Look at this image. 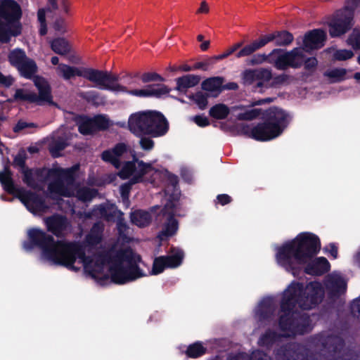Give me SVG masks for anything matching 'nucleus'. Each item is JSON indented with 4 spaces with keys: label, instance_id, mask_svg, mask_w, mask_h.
Masks as SVG:
<instances>
[{
    "label": "nucleus",
    "instance_id": "obj_1",
    "mask_svg": "<svg viewBox=\"0 0 360 360\" xmlns=\"http://www.w3.org/2000/svg\"><path fill=\"white\" fill-rule=\"evenodd\" d=\"M324 292L319 282H310L306 286L302 283L292 281L284 290L280 302L278 328L283 333L267 329L258 340L260 347L271 349L282 338L304 335L311 330V319L308 314L295 310L316 308L323 300Z\"/></svg>",
    "mask_w": 360,
    "mask_h": 360
},
{
    "label": "nucleus",
    "instance_id": "obj_2",
    "mask_svg": "<svg viewBox=\"0 0 360 360\" xmlns=\"http://www.w3.org/2000/svg\"><path fill=\"white\" fill-rule=\"evenodd\" d=\"M27 236L28 240L23 243L25 250H31L38 248L45 257L54 264L65 266L75 272L79 270V267L75 266V263L77 258L84 259L85 252L79 244L55 240L51 235L38 228L30 229Z\"/></svg>",
    "mask_w": 360,
    "mask_h": 360
},
{
    "label": "nucleus",
    "instance_id": "obj_3",
    "mask_svg": "<svg viewBox=\"0 0 360 360\" xmlns=\"http://www.w3.org/2000/svg\"><path fill=\"white\" fill-rule=\"evenodd\" d=\"M262 115V121L255 126L239 124L238 132L254 140L265 142L280 136L288 127L290 122V115L278 107H271L262 112V109L253 108L246 110L237 115L239 120H252Z\"/></svg>",
    "mask_w": 360,
    "mask_h": 360
},
{
    "label": "nucleus",
    "instance_id": "obj_4",
    "mask_svg": "<svg viewBox=\"0 0 360 360\" xmlns=\"http://www.w3.org/2000/svg\"><path fill=\"white\" fill-rule=\"evenodd\" d=\"M103 259L110 264V276H101L98 281L101 285H104L109 279L115 284L124 285L146 276L139 265L143 263L141 255L130 247L108 252Z\"/></svg>",
    "mask_w": 360,
    "mask_h": 360
},
{
    "label": "nucleus",
    "instance_id": "obj_5",
    "mask_svg": "<svg viewBox=\"0 0 360 360\" xmlns=\"http://www.w3.org/2000/svg\"><path fill=\"white\" fill-rule=\"evenodd\" d=\"M320 249L321 241L316 234L302 232L278 247L276 258L280 266L295 274L296 266L306 264Z\"/></svg>",
    "mask_w": 360,
    "mask_h": 360
},
{
    "label": "nucleus",
    "instance_id": "obj_6",
    "mask_svg": "<svg viewBox=\"0 0 360 360\" xmlns=\"http://www.w3.org/2000/svg\"><path fill=\"white\" fill-rule=\"evenodd\" d=\"M17 70L22 77L33 80L34 86L39 91V94L37 95L34 92H27L23 89H18L13 96L15 101H27L38 105H42L45 103H53L51 86L44 77L36 75L38 72V67L33 59L29 58Z\"/></svg>",
    "mask_w": 360,
    "mask_h": 360
},
{
    "label": "nucleus",
    "instance_id": "obj_7",
    "mask_svg": "<svg viewBox=\"0 0 360 360\" xmlns=\"http://www.w3.org/2000/svg\"><path fill=\"white\" fill-rule=\"evenodd\" d=\"M128 128L136 136L150 135L152 137H159L167 133L169 122L160 112L139 111L129 116Z\"/></svg>",
    "mask_w": 360,
    "mask_h": 360
},
{
    "label": "nucleus",
    "instance_id": "obj_8",
    "mask_svg": "<svg viewBox=\"0 0 360 360\" xmlns=\"http://www.w3.org/2000/svg\"><path fill=\"white\" fill-rule=\"evenodd\" d=\"M0 183L6 193L19 199L30 212L36 214L48 210L49 207L41 195L15 186L13 173L8 166H6L3 171H0Z\"/></svg>",
    "mask_w": 360,
    "mask_h": 360
},
{
    "label": "nucleus",
    "instance_id": "obj_9",
    "mask_svg": "<svg viewBox=\"0 0 360 360\" xmlns=\"http://www.w3.org/2000/svg\"><path fill=\"white\" fill-rule=\"evenodd\" d=\"M294 39L292 34L287 30L276 31L271 34L261 35L258 39L250 44L244 46L237 53V58L251 56L256 51L265 46L267 44L274 41L275 46H286L290 45Z\"/></svg>",
    "mask_w": 360,
    "mask_h": 360
},
{
    "label": "nucleus",
    "instance_id": "obj_10",
    "mask_svg": "<svg viewBox=\"0 0 360 360\" xmlns=\"http://www.w3.org/2000/svg\"><path fill=\"white\" fill-rule=\"evenodd\" d=\"M83 77L100 89L117 92V89H124L125 86L119 84L121 79L120 76L108 71L96 70L94 68H83Z\"/></svg>",
    "mask_w": 360,
    "mask_h": 360
},
{
    "label": "nucleus",
    "instance_id": "obj_11",
    "mask_svg": "<svg viewBox=\"0 0 360 360\" xmlns=\"http://www.w3.org/2000/svg\"><path fill=\"white\" fill-rule=\"evenodd\" d=\"M281 49H275L269 53V63L281 70H285L288 67L299 68L302 66L304 51L300 48H295L290 51L283 53Z\"/></svg>",
    "mask_w": 360,
    "mask_h": 360
},
{
    "label": "nucleus",
    "instance_id": "obj_12",
    "mask_svg": "<svg viewBox=\"0 0 360 360\" xmlns=\"http://www.w3.org/2000/svg\"><path fill=\"white\" fill-rule=\"evenodd\" d=\"M78 168L79 165H74L68 169L51 168L50 173L55 176V179L48 185V191L50 193L65 197L70 196L64 181L72 184L75 180V172Z\"/></svg>",
    "mask_w": 360,
    "mask_h": 360
},
{
    "label": "nucleus",
    "instance_id": "obj_13",
    "mask_svg": "<svg viewBox=\"0 0 360 360\" xmlns=\"http://www.w3.org/2000/svg\"><path fill=\"white\" fill-rule=\"evenodd\" d=\"M243 77L245 82L249 84L256 82L253 86L255 92L264 93L266 89H269L272 73L270 70L266 68L249 69L243 72Z\"/></svg>",
    "mask_w": 360,
    "mask_h": 360
},
{
    "label": "nucleus",
    "instance_id": "obj_14",
    "mask_svg": "<svg viewBox=\"0 0 360 360\" xmlns=\"http://www.w3.org/2000/svg\"><path fill=\"white\" fill-rule=\"evenodd\" d=\"M22 16V8L15 0H0V20L4 22L7 27H22L20 22Z\"/></svg>",
    "mask_w": 360,
    "mask_h": 360
},
{
    "label": "nucleus",
    "instance_id": "obj_15",
    "mask_svg": "<svg viewBox=\"0 0 360 360\" xmlns=\"http://www.w3.org/2000/svg\"><path fill=\"white\" fill-rule=\"evenodd\" d=\"M353 18L349 12L338 11L328 25L330 37H337L347 32L352 27Z\"/></svg>",
    "mask_w": 360,
    "mask_h": 360
},
{
    "label": "nucleus",
    "instance_id": "obj_16",
    "mask_svg": "<svg viewBox=\"0 0 360 360\" xmlns=\"http://www.w3.org/2000/svg\"><path fill=\"white\" fill-rule=\"evenodd\" d=\"M276 357L277 360H314L310 359L306 350L295 342L281 345L276 352Z\"/></svg>",
    "mask_w": 360,
    "mask_h": 360
},
{
    "label": "nucleus",
    "instance_id": "obj_17",
    "mask_svg": "<svg viewBox=\"0 0 360 360\" xmlns=\"http://www.w3.org/2000/svg\"><path fill=\"white\" fill-rule=\"evenodd\" d=\"M225 79L223 77L216 76L205 79L201 84L202 90L210 92L212 97H217L224 90H236L238 88L237 83L231 82L224 84Z\"/></svg>",
    "mask_w": 360,
    "mask_h": 360
},
{
    "label": "nucleus",
    "instance_id": "obj_18",
    "mask_svg": "<svg viewBox=\"0 0 360 360\" xmlns=\"http://www.w3.org/2000/svg\"><path fill=\"white\" fill-rule=\"evenodd\" d=\"M173 208L174 205L172 202H167L164 208L162 209L160 214L166 218L165 221L162 224V230L158 233V237L161 240H167V238L174 236L179 229V221L175 218L174 211L168 212L167 207Z\"/></svg>",
    "mask_w": 360,
    "mask_h": 360
},
{
    "label": "nucleus",
    "instance_id": "obj_19",
    "mask_svg": "<svg viewBox=\"0 0 360 360\" xmlns=\"http://www.w3.org/2000/svg\"><path fill=\"white\" fill-rule=\"evenodd\" d=\"M170 90L167 86L163 84H153L147 85L146 88L143 89L129 90L125 86L124 89H117V92H124L129 95L141 98L155 97L160 98L162 96L168 94Z\"/></svg>",
    "mask_w": 360,
    "mask_h": 360
},
{
    "label": "nucleus",
    "instance_id": "obj_20",
    "mask_svg": "<svg viewBox=\"0 0 360 360\" xmlns=\"http://www.w3.org/2000/svg\"><path fill=\"white\" fill-rule=\"evenodd\" d=\"M326 37V32L321 29H314L307 32L303 39V49L309 51L321 49L324 46Z\"/></svg>",
    "mask_w": 360,
    "mask_h": 360
},
{
    "label": "nucleus",
    "instance_id": "obj_21",
    "mask_svg": "<svg viewBox=\"0 0 360 360\" xmlns=\"http://www.w3.org/2000/svg\"><path fill=\"white\" fill-rule=\"evenodd\" d=\"M127 152V146L124 143H118L112 148L102 152L101 158L105 162L111 164L115 168L122 166L120 158Z\"/></svg>",
    "mask_w": 360,
    "mask_h": 360
},
{
    "label": "nucleus",
    "instance_id": "obj_22",
    "mask_svg": "<svg viewBox=\"0 0 360 360\" xmlns=\"http://www.w3.org/2000/svg\"><path fill=\"white\" fill-rule=\"evenodd\" d=\"M44 223L47 231L58 238L63 236V233L68 226L67 217L58 214L45 218Z\"/></svg>",
    "mask_w": 360,
    "mask_h": 360
},
{
    "label": "nucleus",
    "instance_id": "obj_23",
    "mask_svg": "<svg viewBox=\"0 0 360 360\" xmlns=\"http://www.w3.org/2000/svg\"><path fill=\"white\" fill-rule=\"evenodd\" d=\"M316 339L321 345V350L330 354L340 352L344 346V340L338 335H319Z\"/></svg>",
    "mask_w": 360,
    "mask_h": 360
},
{
    "label": "nucleus",
    "instance_id": "obj_24",
    "mask_svg": "<svg viewBox=\"0 0 360 360\" xmlns=\"http://www.w3.org/2000/svg\"><path fill=\"white\" fill-rule=\"evenodd\" d=\"M330 264L328 259L323 257H317L309 262L305 268L304 273L311 276H322L330 271Z\"/></svg>",
    "mask_w": 360,
    "mask_h": 360
},
{
    "label": "nucleus",
    "instance_id": "obj_25",
    "mask_svg": "<svg viewBox=\"0 0 360 360\" xmlns=\"http://www.w3.org/2000/svg\"><path fill=\"white\" fill-rule=\"evenodd\" d=\"M325 285L330 297H339L347 289V283L345 280L337 276H329L325 283Z\"/></svg>",
    "mask_w": 360,
    "mask_h": 360
},
{
    "label": "nucleus",
    "instance_id": "obj_26",
    "mask_svg": "<svg viewBox=\"0 0 360 360\" xmlns=\"http://www.w3.org/2000/svg\"><path fill=\"white\" fill-rule=\"evenodd\" d=\"M275 311V306L270 298L262 300L257 310L256 314L259 322L269 321Z\"/></svg>",
    "mask_w": 360,
    "mask_h": 360
},
{
    "label": "nucleus",
    "instance_id": "obj_27",
    "mask_svg": "<svg viewBox=\"0 0 360 360\" xmlns=\"http://www.w3.org/2000/svg\"><path fill=\"white\" fill-rule=\"evenodd\" d=\"M200 77L195 75H186L176 79V89L185 94L188 89L195 86L199 84Z\"/></svg>",
    "mask_w": 360,
    "mask_h": 360
},
{
    "label": "nucleus",
    "instance_id": "obj_28",
    "mask_svg": "<svg viewBox=\"0 0 360 360\" xmlns=\"http://www.w3.org/2000/svg\"><path fill=\"white\" fill-rule=\"evenodd\" d=\"M154 169L151 163L145 162L143 160L138 162V169L127 181L131 186L134 184L143 182V176L149 172Z\"/></svg>",
    "mask_w": 360,
    "mask_h": 360
},
{
    "label": "nucleus",
    "instance_id": "obj_29",
    "mask_svg": "<svg viewBox=\"0 0 360 360\" xmlns=\"http://www.w3.org/2000/svg\"><path fill=\"white\" fill-rule=\"evenodd\" d=\"M4 22L0 20V42L8 44L11 41V37H18L22 33V27L19 25L15 27H8Z\"/></svg>",
    "mask_w": 360,
    "mask_h": 360
},
{
    "label": "nucleus",
    "instance_id": "obj_30",
    "mask_svg": "<svg viewBox=\"0 0 360 360\" xmlns=\"http://www.w3.org/2000/svg\"><path fill=\"white\" fill-rule=\"evenodd\" d=\"M171 255L164 256L167 269H174L179 266L184 260V252L177 248H171Z\"/></svg>",
    "mask_w": 360,
    "mask_h": 360
},
{
    "label": "nucleus",
    "instance_id": "obj_31",
    "mask_svg": "<svg viewBox=\"0 0 360 360\" xmlns=\"http://www.w3.org/2000/svg\"><path fill=\"white\" fill-rule=\"evenodd\" d=\"M130 219L131 223L137 226L146 227L151 223L152 216L148 211L137 210L131 213Z\"/></svg>",
    "mask_w": 360,
    "mask_h": 360
},
{
    "label": "nucleus",
    "instance_id": "obj_32",
    "mask_svg": "<svg viewBox=\"0 0 360 360\" xmlns=\"http://www.w3.org/2000/svg\"><path fill=\"white\" fill-rule=\"evenodd\" d=\"M139 161L141 160L134 155L132 160L124 162L117 174L119 177L122 180L129 179L137 171Z\"/></svg>",
    "mask_w": 360,
    "mask_h": 360
},
{
    "label": "nucleus",
    "instance_id": "obj_33",
    "mask_svg": "<svg viewBox=\"0 0 360 360\" xmlns=\"http://www.w3.org/2000/svg\"><path fill=\"white\" fill-rule=\"evenodd\" d=\"M77 124L78 131L82 135H91L96 132L92 118L86 116H79Z\"/></svg>",
    "mask_w": 360,
    "mask_h": 360
},
{
    "label": "nucleus",
    "instance_id": "obj_34",
    "mask_svg": "<svg viewBox=\"0 0 360 360\" xmlns=\"http://www.w3.org/2000/svg\"><path fill=\"white\" fill-rule=\"evenodd\" d=\"M28 58L25 51L19 48L11 51L8 55L9 63L16 69Z\"/></svg>",
    "mask_w": 360,
    "mask_h": 360
},
{
    "label": "nucleus",
    "instance_id": "obj_35",
    "mask_svg": "<svg viewBox=\"0 0 360 360\" xmlns=\"http://www.w3.org/2000/svg\"><path fill=\"white\" fill-rule=\"evenodd\" d=\"M51 49L57 54L66 55L70 51L68 41L62 37L54 39L51 43Z\"/></svg>",
    "mask_w": 360,
    "mask_h": 360
},
{
    "label": "nucleus",
    "instance_id": "obj_36",
    "mask_svg": "<svg viewBox=\"0 0 360 360\" xmlns=\"http://www.w3.org/2000/svg\"><path fill=\"white\" fill-rule=\"evenodd\" d=\"M229 113V108L224 103L215 104L209 110L210 116L216 120H224Z\"/></svg>",
    "mask_w": 360,
    "mask_h": 360
},
{
    "label": "nucleus",
    "instance_id": "obj_37",
    "mask_svg": "<svg viewBox=\"0 0 360 360\" xmlns=\"http://www.w3.org/2000/svg\"><path fill=\"white\" fill-rule=\"evenodd\" d=\"M347 70L342 68H336L326 70L323 75L330 79L331 83L340 82L346 79Z\"/></svg>",
    "mask_w": 360,
    "mask_h": 360
},
{
    "label": "nucleus",
    "instance_id": "obj_38",
    "mask_svg": "<svg viewBox=\"0 0 360 360\" xmlns=\"http://www.w3.org/2000/svg\"><path fill=\"white\" fill-rule=\"evenodd\" d=\"M207 352V348L205 347L201 342H195L188 346L185 353L189 358L196 359L204 355Z\"/></svg>",
    "mask_w": 360,
    "mask_h": 360
},
{
    "label": "nucleus",
    "instance_id": "obj_39",
    "mask_svg": "<svg viewBox=\"0 0 360 360\" xmlns=\"http://www.w3.org/2000/svg\"><path fill=\"white\" fill-rule=\"evenodd\" d=\"M59 67L63 77L66 80L70 79L75 76L83 77V68L79 69L77 67L65 64H60Z\"/></svg>",
    "mask_w": 360,
    "mask_h": 360
},
{
    "label": "nucleus",
    "instance_id": "obj_40",
    "mask_svg": "<svg viewBox=\"0 0 360 360\" xmlns=\"http://www.w3.org/2000/svg\"><path fill=\"white\" fill-rule=\"evenodd\" d=\"M211 96L207 93L198 91L195 94L189 95L188 97L190 100L193 101L200 110H205L208 105V98Z\"/></svg>",
    "mask_w": 360,
    "mask_h": 360
},
{
    "label": "nucleus",
    "instance_id": "obj_41",
    "mask_svg": "<svg viewBox=\"0 0 360 360\" xmlns=\"http://www.w3.org/2000/svg\"><path fill=\"white\" fill-rule=\"evenodd\" d=\"M82 97L88 103L99 106L105 103V98L96 91H89L82 94Z\"/></svg>",
    "mask_w": 360,
    "mask_h": 360
},
{
    "label": "nucleus",
    "instance_id": "obj_42",
    "mask_svg": "<svg viewBox=\"0 0 360 360\" xmlns=\"http://www.w3.org/2000/svg\"><path fill=\"white\" fill-rule=\"evenodd\" d=\"M22 174V181L30 188L37 189L39 188L38 183L35 181L34 169L26 167L20 170Z\"/></svg>",
    "mask_w": 360,
    "mask_h": 360
},
{
    "label": "nucleus",
    "instance_id": "obj_43",
    "mask_svg": "<svg viewBox=\"0 0 360 360\" xmlns=\"http://www.w3.org/2000/svg\"><path fill=\"white\" fill-rule=\"evenodd\" d=\"M243 44H244V41H240L237 42V43L234 44L233 45H232L231 47H229L223 53L213 56L215 62L217 60H223V59L229 57V56L232 55L233 53H235V56L236 57V53L241 49H243L244 47Z\"/></svg>",
    "mask_w": 360,
    "mask_h": 360
},
{
    "label": "nucleus",
    "instance_id": "obj_44",
    "mask_svg": "<svg viewBox=\"0 0 360 360\" xmlns=\"http://www.w3.org/2000/svg\"><path fill=\"white\" fill-rule=\"evenodd\" d=\"M51 169H47L46 167L41 168H36L34 169V176L37 177L38 181L41 183H45L49 180H53L55 179V176H53L50 172Z\"/></svg>",
    "mask_w": 360,
    "mask_h": 360
},
{
    "label": "nucleus",
    "instance_id": "obj_45",
    "mask_svg": "<svg viewBox=\"0 0 360 360\" xmlns=\"http://www.w3.org/2000/svg\"><path fill=\"white\" fill-rule=\"evenodd\" d=\"M68 146V143L63 139L53 141L49 146V152L53 158L60 156V152Z\"/></svg>",
    "mask_w": 360,
    "mask_h": 360
},
{
    "label": "nucleus",
    "instance_id": "obj_46",
    "mask_svg": "<svg viewBox=\"0 0 360 360\" xmlns=\"http://www.w3.org/2000/svg\"><path fill=\"white\" fill-rule=\"evenodd\" d=\"M96 131H103L108 129L110 124L109 120L104 115H98L92 118Z\"/></svg>",
    "mask_w": 360,
    "mask_h": 360
},
{
    "label": "nucleus",
    "instance_id": "obj_47",
    "mask_svg": "<svg viewBox=\"0 0 360 360\" xmlns=\"http://www.w3.org/2000/svg\"><path fill=\"white\" fill-rule=\"evenodd\" d=\"M96 193L97 191L94 188H83L77 191V196L82 201L87 202L91 200Z\"/></svg>",
    "mask_w": 360,
    "mask_h": 360
},
{
    "label": "nucleus",
    "instance_id": "obj_48",
    "mask_svg": "<svg viewBox=\"0 0 360 360\" xmlns=\"http://www.w3.org/2000/svg\"><path fill=\"white\" fill-rule=\"evenodd\" d=\"M167 269L164 256H160L155 257L153 264L151 274L158 275L163 272V271Z\"/></svg>",
    "mask_w": 360,
    "mask_h": 360
},
{
    "label": "nucleus",
    "instance_id": "obj_49",
    "mask_svg": "<svg viewBox=\"0 0 360 360\" xmlns=\"http://www.w3.org/2000/svg\"><path fill=\"white\" fill-rule=\"evenodd\" d=\"M304 70L309 75H312L316 70L318 60L315 57L306 58L304 53L303 64Z\"/></svg>",
    "mask_w": 360,
    "mask_h": 360
},
{
    "label": "nucleus",
    "instance_id": "obj_50",
    "mask_svg": "<svg viewBox=\"0 0 360 360\" xmlns=\"http://www.w3.org/2000/svg\"><path fill=\"white\" fill-rule=\"evenodd\" d=\"M143 83H149L151 82H164L165 78L156 72H147L143 73L140 77Z\"/></svg>",
    "mask_w": 360,
    "mask_h": 360
},
{
    "label": "nucleus",
    "instance_id": "obj_51",
    "mask_svg": "<svg viewBox=\"0 0 360 360\" xmlns=\"http://www.w3.org/2000/svg\"><path fill=\"white\" fill-rule=\"evenodd\" d=\"M27 158V155L25 151L22 149L20 150L13 159V165L19 167L20 170L24 169L27 167L26 166Z\"/></svg>",
    "mask_w": 360,
    "mask_h": 360
},
{
    "label": "nucleus",
    "instance_id": "obj_52",
    "mask_svg": "<svg viewBox=\"0 0 360 360\" xmlns=\"http://www.w3.org/2000/svg\"><path fill=\"white\" fill-rule=\"evenodd\" d=\"M347 43L354 49H360V32L354 29L347 39Z\"/></svg>",
    "mask_w": 360,
    "mask_h": 360
},
{
    "label": "nucleus",
    "instance_id": "obj_53",
    "mask_svg": "<svg viewBox=\"0 0 360 360\" xmlns=\"http://www.w3.org/2000/svg\"><path fill=\"white\" fill-rule=\"evenodd\" d=\"M354 56V53L351 50L340 49L334 53V58L336 60L342 61L351 58Z\"/></svg>",
    "mask_w": 360,
    "mask_h": 360
},
{
    "label": "nucleus",
    "instance_id": "obj_54",
    "mask_svg": "<svg viewBox=\"0 0 360 360\" xmlns=\"http://www.w3.org/2000/svg\"><path fill=\"white\" fill-rule=\"evenodd\" d=\"M86 240L90 245H97L101 242V236L98 233L95 232L93 229L91 232L86 235Z\"/></svg>",
    "mask_w": 360,
    "mask_h": 360
},
{
    "label": "nucleus",
    "instance_id": "obj_55",
    "mask_svg": "<svg viewBox=\"0 0 360 360\" xmlns=\"http://www.w3.org/2000/svg\"><path fill=\"white\" fill-rule=\"evenodd\" d=\"M215 63V60L213 57L207 58L205 61L198 62L194 64L193 70H202L206 71L208 70L209 66L212 65Z\"/></svg>",
    "mask_w": 360,
    "mask_h": 360
},
{
    "label": "nucleus",
    "instance_id": "obj_56",
    "mask_svg": "<svg viewBox=\"0 0 360 360\" xmlns=\"http://www.w3.org/2000/svg\"><path fill=\"white\" fill-rule=\"evenodd\" d=\"M288 79V76L285 74H281L274 77H272L270 81L269 89L273 87H277L284 84Z\"/></svg>",
    "mask_w": 360,
    "mask_h": 360
},
{
    "label": "nucleus",
    "instance_id": "obj_57",
    "mask_svg": "<svg viewBox=\"0 0 360 360\" xmlns=\"http://www.w3.org/2000/svg\"><path fill=\"white\" fill-rule=\"evenodd\" d=\"M360 4V0H347L346 4L342 9H340L342 11H345L346 13L347 12L351 13L352 16H354V12L355 9L358 7Z\"/></svg>",
    "mask_w": 360,
    "mask_h": 360
},
{
    "label": "nucleus",
    "instance_id": "obj_58",
    "mask_svg": "<svg viewBox=\"0 0 360 360\" xmlns=\"http://www.w3.org/2000/svg\"><path fill=\"white\" fill-rule=\"evenodd\" d=\"M269 60H270L269 53L268 55H266L264 53L256 54V55L253 56L250 63L251 65L261 64L264 62H267L269 63Z\"/></svg>",
    "mask_w": 360,
    "mask_h": 360
},
{
    "label": "nucleus",
    "instance_id": "obj_59",
    "mask_svg": "<svg viewBox=\"0 0 360 360\" xmlns=\"http://www.w3.org/2000/svg\"><path fill=\"white\" fill-rule=\"evenodd\" d=\"M351 314L360 322V299L354 300L350 305Z\"/></svg>",
    "mask_w": 360,
    "mask_h": 360
},
{
    "label": "nucleus",
    "instance_id": "obj_60",
    "mask_svg": "<svg viewBox=\"0 0 360 360\" xmlns=\"http://www.w3.org/2000/svg\"><path fill=\"white\" fill-rule=\"evenodd\" d=\"M140 146L142 149L145 150H150L154 147V141L149 137L141 136L140 141Z\"/></svg>",
    "mask_w": 360,
    "mask_h": 360
},
{
    "label": "nucleus",
    "instance_id": "obj_61",
    "mask_svg": "<svg viewBox=\"0 0 360 360\" xmlns=\"http://www.w3.org/2000/svg\"><path fill=\"white\" fill-rule=\"evenodd\" d=\"M131 186L127 182L122 184L120 187V192L121 197L123 200H129L130 191L131 190Z\"/></svg>",
    "mask_w": 360,
    "mask_h": 360
},
{
    "label": "nucleus",
    "instance_id": "obj_62",
    "mask_svg": "<svg viewBox=\"0 0 360 360\" xmlns=\"http://www.w3.org/2000/svg\"><path fill=\"white\" fill-rule=\"evenodd\" d=\"M251 360H272L271 357L269 356L265 352L257 350L252 352L251 356Z\"/></svg>",
    "mask_w": 360,
    "mask_h": 360
},
{
    "label": "nucleus",
    "instance_id": "obj_63",
    "mask_svg": "<svg viewBox=\"0 0 360 360\" xmlns=\"http://www.w3.org/2000/svg\"><path fill=\"white\" fill-rule=\"evenodd\" d=\"M193 121L198 126H199L200 127H205L210 125V121H209L208 118L203 115H195L193 117Z\"/></svg>",
    "mask_w": 360,
    "mask_h": 360
},
{
    "label": "nucleus",
    "instance_id": "obj_64",
    "mask_svg": "<svg viewBox=\"0 0 360 360\" xmlns=\"http://www.w3.org/2000/svg\"><path fill=\"white\" fill-rule=\"evenodd\" d=\"M14 82L13 78L11 76H4L0 72V86L4 87L11 86Z\"/></svg>",
    "mask_w": 360,
    "mask_h": 360
}]
</instances>
